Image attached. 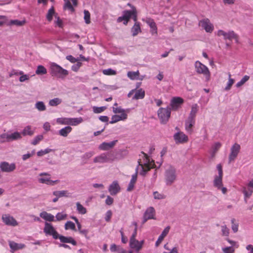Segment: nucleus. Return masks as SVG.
Returning a JSON list of instances; mask_svg holds the SVG:
<instances>
[{"label":"nucleus","instance_id":"obj_46","mask_svg":"<svg viewBox=\"0 0 253 253\" xmlns=\"http://www.w3.org/2000/svg\"><path fill=\"white\" fill-rule=\"evenodd\" d=\"M25 23V20L20 21L19 20H11L9 22L8 25H16L17 26H21Z\"/></svg>","mask_w":253,"mask_h":253},{"label":"nucleus","instance_id":"obj_24","mask_svg":"<svg viewBox=\"0 0 253 253\" xmlns=\"http://www.w3.org/2000/svg\"><path fill=\"white\" fill-rule=\"evenodd\" d=\"M108 190L111 195H116L120 190V187L117 181H114L109 186Z\"/></svg>","mask_w":253,"mask_h":253},{"label":"nucleus","instance_id":"obj_60","mask_svg":"<svg viewBox=\"0 0 253 253\" xmlns=\"http://www.w3.org/2000/svg\"><path fill=\"white\" fill-rule=\"evenodd\" d=\"M94 155V152L92 151H90L85 153L82 157L83 160L85 161V160L89 159Z\"/></svg>","mask_w":253,"mask_h":253},{"label":"nucleus","instance_id":"obj_63","mask_svg":"<svg viewBox=\"0 0 253 253\" xmlns=\"http://www.w3.org/2000/svg\"><path fill=\"white\" fill-rule=\"evenodd\" d=\"M82 65V63L81 62H78L77 64H74L72 66V70L74 72H77Z\"/></svg>","mask_w":253,"mask_h":253},{"label":"nucleus","instance_id":"obj_4","mask_svg":"<svg viewBox=\"0 0 253 253\" xmlns=\"http://www.w3.org/2000/svg\"><path fill=\"white\" fill-rule=\"evenodd\" d=\"M113 161L114 158L112 154L108 152L102 153L93 159V163L99 164L111 163Z\"/></svg>","mask_w":253,"mask_h":253},{"label":"nucleus","instance_id":"obj_33","mask_svg":"<svg viewBox=\"0 0 253 253\" xmlns=\"http://www.w3.org/2000/svg\"><path fill=\"white\" fill-rule=\"evenodd\" d=\"M145 92L142 88H139L135 90L134 95L132 97L133 100H138L143 99L145 97Z\"/></svg>","mask_w":253,"mask_h":253},{"label":"nucleus","instance_id":"obj_49","mask_svg":"<svg viewBox=\"0 0 253 253\" xmlns=\"http://www.w3.org/2000/svg\"><path fill=\"white\" fill-rule=\"evenodd\" d=\"M250 79V77L249 76H247V75H245L244 76L242 79L239 81L236 84V86L237 87H239L240 86H241L242 85H243L246 82H247Z\"/></svg>","mask_w":253,"mask_h":253},{"label":"nucleus","instance_id":"obj_35","mask_svg":"<svg viewBox=\"0 0 253 253\" xmlns=\"http://www.w3.org/2000/svg\"><path fill=\"white\" fill-rule=\"evenodd\" d=\"M8 138L9 142L14 140L20 139L22 138L21 134L17 131L12 133H8Z\"/></svg>","mask_w":253,"mask_h":253},{"label":"nucleus","instance_id":"obj_64","mask_svg":"<svg viewBox=\"0 0 253 253\" xmlns=\"http://www.w3.org/2000/svg\"><path fill=\"white\" fill-rule=\"evenodd\" d=\"M243 193L245 196V198H249L252 194L253 191L252 190H249L247 191L246 188H244Z\"/></svg>","mask_w":253,"mask_h":253},{"label":"nucleus","instance_id":"obj_13","mask_svg":"<svg viewBox=\"0 0 253 253\" xmlns=\"http://www.w3.org/2000/svg\"><path fill=\"white\" fill-rule=\"evenodd\" d=\"M199 25L207 33H211L214 29L213 24L208 18H204L200 20Z\"/></svg>","mask_w":253,"mask_h":253},{"label":"nucleus","instance_id":"obj_14","mask_svg":"<svg viewBox=\"0 0 253 253\" xmlns=\"http://www.w3.org/2000/svg\"><path fill=\"white\" fill-rule=\"evenodd\" d=\"M1 219L2 222L7 226H16L18 225L16 220L9 214H2Z\"/></svg>","mask_w":253,"mask_h":253},{"label":"nucleus","instance_id":"obj_30","mask_svg":"<svg viewBox=\"0 0 253 253\" xmlns=\"http://www.w3.org/2000/svg\"><path fill=\"white\" fill-rule=\"evenodd\" d=\"M9 246L11 252L13 253L14 251L22 249L25 247V245L23 244H18L13 241H10L8 242Z\"/></svg>","mask_w":253,"mask_h":253},{"label":"nucleus","instance_id":"obj_12","mask_svg":"<svg viewBox=\"0 0 253 253\" xmlns=\"http://www.w3.org/2000/svg\"><path fill=\"white\" fill-rule=\"evenodd\" d=\"M127 5L131 8L132 10H131L124 11L123 16L119 17L117 19V21L119 22H121L123 21L124 24L125 25H126L127 23H128V21L131 18L132 15L133 14V8H135V7H134L133 5H132L131 4H130L129 3L127 4Z\"/></svg>","mask_w":253,"mask_h":253},{"label":"nucleus","instance_id":"obj_57","mask_svg":"<svg viewBox=\"0 0 253 253\" xmlns=\"http://www.w3.org/2000/svg\"><path fill=\"white\" fill-rule=\"evenodd\" d=\"M222 251L224 253H234L235 249L232 246H230L222 248Z\"/></svg>","mask_w":253,"mask_h":253},{"label":"nucleus","instance_id":"obj_59","mask_svg":"<svg viewBox=\"0 0 253 253\" xmlns=\"http://www.w3.org/2000/svg\"><path fill=\"white\" fill-rule=\"evenodd\" d=\"M221 230L223 236H228L229 233V229L226 225H222L221 226Z\"/></svg>","mask_w":253,"mask_h":253},{"label":"nucleus","instance_id":"obj_9","mask_svg":"<svg viewBox=\"0 0 253 253\" xmlns=\"http://www.w3.org/2000/svg\"><path fill=\"white\" fill-rule=\"evenodd\" d=\"M217 35L218 36H223L224 40H229L232 41L234 40L236 43H238V36L236 34L234 31H229L226 32L222 30H219L217 32Z\"/></svg>","mask_w":253,"mask_h":253},{"label":"nucleus","instance_id":"obj_10","mask_svg":"<svg viewBox=\"0 0 253 253\" xmlns=\"http://www.w3.org/2000/svg\"><path fill=\"white\" fill-rule=\"evenodd\" d=\"M241 149L240 145L235 143L230 148V152L228 156V163L234 162L238 156Z\"/></svg>","mask_w":253,"mask_h":253},{"label":"nucleus","instance_id":"obj_61","mask_svg":"<svg viewBox=\"0 0 253 253\" xmlns=\"http://www.w3.org/2000/svg\"><path fill=\"white\" fill-rule=\"evenodd\" d=\"M43 139V136L42 135H39L36 136L32 142V144L34 145H36L39 143V142Z\"/></svg>","mask_w":253,"mask_h":253},{"label":"nucleus","instance_id":"obj_18","mask_svg":"<svg viewBox=\"0 0 253 253\" xmlns=\"http://www.w3.org/2000/svg\"><path fill=\"white\" fill-rule=\"evenodd\" d=\"M144 242V240L139 241L136 239H130L129 247L138 252L142 249Z\"/></svg>","mask_w":253,"mask_h":253},{"label":"nucleus","instance_id":"obj_55","mask_svg":"<svg viewBox=\"0 0 253 253\" xmlns=\"http://www.w3.org/2000/svg\"><path fill=\"white\" fill-rule=\"evenodd\" d=\"M9 142L8 133H3L0 135V143Z\"/></svg>","mask_w":253,"mask_h":253},{"label":"nucleus","instance_id":"obj_36","mask_svg":"<svg viewBox=\"0 0 253 253\" xmlns=\"http://www.w3.org/2000/svg\"><path fill=\"white\" fill-rule=\"evenodd\" d=\"M137 172H136L131 176V180L129 183L128 186L127 188V190L128 191H130L133 190L134 184L135 183L137 180Z\"/></svg>","mask_w":253,"mask_h":253},{"label":"nucleus","instance_id":"obj_6","mask_svg":"<svg viewBox=\"0 0 253 253\" xmlns=\"http://www.w3.org/2000/svg\"><path fill=\"white\" fill-rule=\"evenodd\" d=\"M38 181L40 183L54 185L57 183L59 180H52L50 179V174L46 172H42L39 174Z\"/></svg>","mask_w":253,"mask_h":253},{"label":"nucleus","instance_id":"obj_20","mask_svg":"<svg viewBox=\"0 0 253 253\" xmlns=\"http://www.w3.org/2000/svg\"><path fill=\"white\" fill-rule=\"evenodd\" d=\"M155 210L152 207H150L146 210L143 219V222H146L148 219H155Z\"/></svg>","mask_w":253,"mask_h":253},{"label":"nucleus","instance_id":"obj_27","mask_svg":"<svg viewBox=\"0 0 253 253\" xmlns=\"http://www.w3.org/2000/svg\"><path fill=\"white\" fill-rule=\"evenodd\" d=\"M130 111V109L129 108L125 109L122 108L121 106L112 107V111L114 114H120V115L125 114L126 115V118H127V114L129 113Z\"/></svg>","mask_w":253,"mask_h":253},{"label":"nucleus","instance_id":"obj_40","mask_svg":"<svg viewBox=\"0 0 253 253\" xmlns=\"http://www.w3.org/2000/svg\"><path fill=\"white\" fill-rule=\"evenodd\" d=\"M139 76L138 70L135 72L129 71L127 73V76L131 80H137Z\"/></svg>","mask_w":253,"mask_h":253},{"label":"nucleus","instance_id":"obj_43","mask_svg":"<svg viewBox=\"0 0 253 253\" xmlns=\"http://www.w3.org/2000/svg\"><path fill=\"white\" fill-rule=\"evenodd\" d=\"M35 108L39 111H44L46 110V106L42 101H38L35 105Z\"/></svg>","mask_w":253,"mask_h":253},{"label":"nucleus","instance_id":"obj_17","mask_svg":"<svg viewBox=\"0 0 253 253\" xmlns=\"http://www.w3.org/2000/svg\"><path fill=\"white\" fill-rule=\"evenodd\" d=\"M173 138L176 143H185L188 142V136L183 132L178 131L173 135Z\"/></svg>","mask_w":253,"mask_h":253},{"label":"nucleus","instance_id":"obj_31","mask_svg":"<svg viewBox=\"0 0 253 253\" xmlns=\"http://www.w3.org/2000/svg\"><path fill=\"white\" fill-rule=\"evenodd\" d=\"M40 216L46 221H55V217L53 215L46 211H42L40 213Z\"/></svg>","mask_w":253,"mask_h":253},{"label":"nucleus","instance_id":"obj_7","mask_svg":"<svg viewBox=\"0 0 253 253\" xmlns=\"http://www.w3.org/2000/svg\"><path fill=\"white\" fill-rule=\"evenodd\" d=\"M170 114L171 110L169 107L166 108H160L158 111V117L163 124L167 123L170 118Z\"/></svg>","mask_w":253,"mask_h":253},{"label":"nucleus","instance_id":"obj_19","mask_svg":"<svg viewBox=\"0 0 253 253\" xmlns=\"http://www.w3.org/2000/svg\"><path fill=\"white\" fill-rule=\"evenodd\" d=\"M196 122L195 119L188 117L185 122V129L189 134H192L193 132V127Z\"/></svg>","mask_w":253,"mask_h":253},{"label":"nucleus","instance_id":"obj_15","mask_svg":"<svg viewBox=\"0 0 253 253\" xmlns=\"http://www.w3.org/2000/svg\"><path fill=\"white\" fill-rule=\"evenodd\" d=\"M83 122V119L82 117L79 118H64L61 124L67 125H71L73 126H76Z\"/></svg>","mask_w":253,"mask_h":253},{"label":"nucleus","instance_id":"obj_26","mask_svg":"<svg viewBox=\"0 0 253 253\" xmlns=\"http://www.w3.org/2000/svg\"><path fill=\"white\" fill-rule=\"evenodd\" d=\"M57 239L63 243H70L74 246L77 245V242L72 237H66L59 234Z\"/></svg>","mask_w":253,"mask_h":253},{"label":"nucleus","instance_id":"obj_25","mask_svg":"<svg viewBox=\"0 0 253 253\" xmlns=\"http://www.w3.org/2000/svg\"><path fill=\"white\" fill-rule=\"evenodd\" d=\"M118 140H114L109 142H103L98 147V148L101 150H108L112 148L116 144Z\"/></svg>","mask_w":253,"mask_h":253},{"label":"nucleus","instance_id":"obj_48","mask_svg":"<svg viewBox=\"0 0 253 253\" xmlns=\"http://www.w3.org/2000/svg\"><path fill=\"white\" fill-rule=\"evenodd\" d=\"M154 198L156 200H163L166 198V196L162 193H159L157 191H155L153 193Z\"/></svg>","mask_w":253,"mask_h":253},{"label":"nucleus","instance_id":"obj_2","mask_svg":"<svg viewBox=\"0 0 253 253\" xmlns=\"http://www.w3.org/2000/svg\"><path fill=\"white\" fill-rule=\"evenodd\" d=\"M51 75L60 78H64L69 74V72L55 63L50 64Z\"/></svg>","mask_w":253,"mask_h":253},{"label":"nucleus","instance_id":"obj_23","mask_svg":"<svg viewBox=\"0 0 253 253\" xmlns=\"http://www.w3.org/2000/svg\"><path fill=\"white\" fill-rule=\"evenodd\" d=\"M221 143L219 142H216L211 145L209 151L211 158H213L215 157L216 154L221 147Z\"/></svg>","mask_w":253,"mask_h":253},{"label":"nucleus","instance_id":"obj_11","mask_svg":"<svg viewBox=\"0 0 253 253\" xmlns=\"http://www.w3.org/2000/svg\"><path fill=\"white\" fill-rule=\"evenodd\" d=\"M43 232L46 235L52 236L53 239H57L59 234L51 223L45 222Z\"/></svg>","mask_w":253,"mask_h":253},{"label":"nucleus","instance_id":"obj_56","mask_svg":"<svg viewBox=\"0 0 253 253\" xmlns=\"http://www.w3.org/2000/svg\"><path fill=\"white\" fill-rule=\"evenodd\" d=\"M65 229L66 230H68L69 229L72 230H75V225L73 222L71 221H68L65 224Z\"/></svg>","mask_w":253,"mask_h":253},{"label":"nucleus","instance_id":"obj_38","mask_svg":"<svg viewBox=\"0 0 253 253\" xmlns=\"http://www.w3.org/2000/svg\"><path fill=\"white\" fill-rule=\"evenodd\" d=\"M132 35L136 36L139 32H141V28L140 24L138 22H135L133 26L131 28Z\"/></svg>","mask_w":253,"mask_h":253},{"label":"nucleus","instance_id":"obj_50","mask_svg":"<svg viewBox=\"0 0 253 253\" xmlns=\"http://www.w3.org/2000/svg\"><path fill=\"white\" fill-rule=\"evenodd\" d=\"M102 73L104 75L107 76L115 75L117 74V71L111 68L104 69L102 71Z\"/></svg>","mask_w":253,"mask_h":253},{"label":"nucleus","instance_id":"obj_39","mask_svg":"<svg viewBox=\"0 0 253 253\" xmlns=\"http://www.w3.org/2000/svg\"><path fill=\"white\" fill-rule=\"evenodd\" d=\"M34 133V130L32 129L30 126H27L23 129L21 133L23 136L32 135Z\"/></svg>","mask_w":253,"mask_h":253},{"label":"nucleus","instance_id":"obj_42","mask_svg":"<svg viewBox=\"0 0 253 253\" xmlns=\"http://www.w3.org/2000/svg\"><path fill=\"white\" fill-rule=\"evenodd\" d=\"M198 106L197 104H195L193 105L191 107V110L188 117L195 119L196 115L198 111Z\"/></svg>","mask_w":253,"mask_h":253},{"label":"nucleus","instance_id":"obj_53","mask_svg":"<svg viewBox=\"0 0 253 253\" xmlns=\"http://www.w3.org/2000/svg\"><path fill=\"white\" fill-rule=\"evenodd\" d=\"M54 8L52 6L51 7L48 11V12L46 15V18L48 21H51L52 19V17L53 15L54 14Z\"/></svg>","mask_w":253,"mask_h":253},{"label":"nucleus","instance_id":"obj_16","mask_svg":"<svg viewBox=\"0 0 253 253\" xmlns=\"http://www.w3.org/2000/svg\"><path fill=\"white\" fill-rule=\"evenodd\" d=\"M0 169L2 172H10L16 169V165L12 163L9 164L7 162H2L0 163Z\"/></svg>","mask_w":253,"mask_h":253},{"label":"nucleus","instance_id":"obj_1","mask_svg":"<svg viewBox=\"0 0 253 253\" xmlns=\"http://www.w3.org/2000/svg\"><path fill=\"white\" fill-rule=\"evenodd\" d=\"M142 158L143 160L139 159L138 163L139 166H140L142 169L141 174L144 175L147 171L154 168V163L153 161L151 160L149 157L144 153H142Z\"/></svg>","mask_w":253,"mask_h":253},{"label":"nucleus","instance_id":"obj_37","mask_svg":"<svg viewBox=\"0 0 253 253\" xmlns=\"http://www.w3.org/2000/svg\"><path fill=\"white\" fill-rule=\"evenodd\" d=\"M53 195L58 198L70 196V193L67 190L55 191L53 192Z\"/></svg>","mask_w":253,"mask_h":253},{"label":"nucleus","instance_id":"obj_47","mask_svg":"<svg viewBox=\"0 0 253 253\" xmlns=\"http://www.w3.org/2000/svg\"><path fill=\"white\" fill-rule=\"evenodd\" d=\"M46 73L47 70L46 68L42 65H39L36 71V73L37 75H44L46 74Z\"/></svg>","mask_w":253,"mask_h":253},{"label":"nucleus","instance_id":"obj_45","mask_svg":"<svg viewBox=\"0 0 253 253\" xmlns=\"http://www.w3.org/2000/svg\"><path fill=\"white\" fill-rule=\"evenodd\" d=\"M67 215L63 212L57 213L55 217V221L65 220L67 218Z\"/></svg>","mask_w":253,"mask_h":253},{"label":"nucleus","instance_id":"obj_28","mask_svg":"<svg viewBox=\"0 0 253 253\" xmlns=\"http://www.w3.org/2000/svg\"><path fill=\"white\" fill-rule=\"evenodd\" d=\"M127 119V118H126V115L125 114L117 115L115 114V115L112 116L111 120L110 121L109 123L113 124L121 121H125Z\"/></svg>","mask_w":253,"mask_h":253},{"label":"nucleus","instance_id":"obj_32","mask_svg":"<svg viewBox=\"0 0 253 253\" xmlns=\"http://www.w3.org/2000/svg\"><path fill=\"white\" fill-rule=\"evenodd\" d=\"M146 23L150 26L151 28V33L152 35L157 34V28L154 21L151 18H147L145 20Z\"/></svg>","mask_w":253,"mask_h":253},{"label":"nucleus","instance_id":"obj_52","mask_svg":"<svg viewBox=\"0 0 253 253\" xmlns=\"http://www.w3.org/2000/svg\"><path fill=\"white\" fill-rule=\"evenodd\" d=\"M52 151H54V150L51 149L49 148H47L44 150H41L40 151H39L37 152V155L39 157H41V156H43L44 155H45V154H46L49 152H52Z\"/></svg>","mask_w":253,"mask_h":253},{"label":"nucleus","instance_id":"obj_41","mask_svg":"<svg viewBox=\"0 0 253 253\" xmlns=\"http://www.w3.org/2000/svg\"><path fill=\"white\" fill-rule=\"evenodd\" d=\"M62 102L61 98H54L49 101L48 104L50 106L54 107L60 104Z\"/></svg>","mask_w":253,"mask_h":253},{"label":"nucleus","instance_id":"obj_34","mask_svg":"<svg viewBox=\"0 0 253 253\" xmlns=\"http://www.w3.org/2000/svg\"><path fill=\"white\" fill-rule=\"evenodd\" d=\"M72 128L70 126H65L58 131V134L63 137H67L68 135L71 132Z\"/></svg>","mask_w":253,"mask_h":253},{"label":"nucleus","instance_id":"obj_5","mask_svg":"<svg viewBox=\"0 0 253 253\" xmlns=\"http://www.w3.org/2000/svg\"><path fill=\"white\" fill-rule=\"evenodd\" d=\"M195 70L198 74L203 75L207 79L210 77V72L208 68L199 61L195 62Z\"/></svg>","mask_w":253,"mask_h":253},{"label":"nucleus","instance_id":"obj_29","mask_svg":"<svg viewBox=\"0 0 253 253\" xmlns=\"http://www.w3.org/2000/svg\"><path fill=\"white\" fill-rule=\"evenodd\" d=\"M170 229V227L169 226L166 227L164 230L163 231L161 235L159 236L158 239L155 243V246L156 247H158L162 241L164 240V238L169 233Z\"/></svg>","mask_w":253,"mask_h":253},{"label":"nucleus","instance_id":"obj_3","mask_svg":"<svg viewBox=\"0 0 253 253\" xmlns=\"http://www.w3.org/2000/svg\"><path fill=\"white\" fill-rule=\"evenodd\" d=\"M166 184L171 185L176 179V170L172 167H169L166 170L165 174Z\"/></svg>","mask_w":253,"mask_h":253},{"label":"nucleus","instance_id":"obj_51","mask_svg":"<svg viewBox=\"0 0 253 253\" xmlns=\"http://www.w3.org/2000/svg\"><path fill=\"white\" fill-rule=\"evenodd\" d=\"M106 106L97 107L93 106L92 110L93 112L95 114L101 113L106 109Z\"/></svg>","mask_w":253,"mask_h":253},{"label":"nucleus","instance_id":"obj_8","mask_svg":"<svg viewBox=\"0 0 253 253\" xmlns=\"http://www.w3.org/2000/svg\"><path fill=\"white\" fill-rule=\"evenodd\" d=\"M216 169L218 170V174L215 175L213 183L214 187H216L218 189H220L221 186H222L223 171L221 165L220 164H218L216 166Z\"/></svg>","mask_w":253,"mask_h":253},{"label":"nucleus","instance_id":"obj_21","mask_svg":"<svg viewBox=\"0 0 253 253\" xmlns=\"http://www.w3.org/2000/svg\"><path fill=\"white\" fill-rule=\"evenodd\" d=\"M65 3L63 6L64 9H68L72 12H74L73 6H76L78 4L77 0H64Z\"/></svg>","mask_w":253,"mask_h":253},{"label":"nucleus","instance_id":"obj_62","mask_svg":"<svg viewBox=\"0 0 253 253\" xmlns=\"http://www.w3.org/2000/svg\"><path fill=\"white\" fill-rule=\"evenodd\" d=\"M56 20L55 21V24L56 26L62 28L63 26L62 20L57 16H55Z\"/></svg>","mask_w":253,"mask_h":253},{"label":"nucleus","instance_id":"obj_22","mask_svg":"<svg viewBox=\"0 0 253 253\" xmlns=\"http://www.w3.org/2000/svg\"><path fill=\"white\" fill-rule=\"evenodd\" d=\"M183 99L180 97H173L170 101V106L173 110H177L183 103Z\"/></svg>","mask_w":253,"mask_h":253},{"label":"nucleus","instance_id":"obj_44","mask_svg":"<svg viewBox=\"0 0 253 253\" xmlns=\"http://www.w3.org/2000/svg\"><path fill=\"white\" fill-rule=\"evenodd\" d=\"M77 206V211L78 213L82 214H84L86 213V209L84 208L82 205H81L79 202H77L76 203Z\"/></svg>","mask_w":253,"mask_h":253},{"label":"nucleus","instance_id":"obj_54","mask_svg":"<svg viewBox=\"0 0 253 253\" xmlns=\"http://www.w3.org/2000/svg\"><path fill=\"white\" fill-rule=\"evenodd\" d=\"M234 83V79L231 78V75L229 74V80L227 83V85L225 87V90H229L230 89L232 85Z\"/></svg>","mask_w":253,"mask_h":253},{"label":"nucleus","instance_id":"obj_58","mask_svg":"<svg viewBox=\"0 0 253 253\" xmlns=\"http://www.w3.org/2000/svg\"><path fill=\"white\" fill-rule=\"evenodd\" d=\"M84 19L85 23L89 24L90 23V13L88 10H84Z\"/></svg>","mask_w":253,"mask_h":253}]
</instances>
